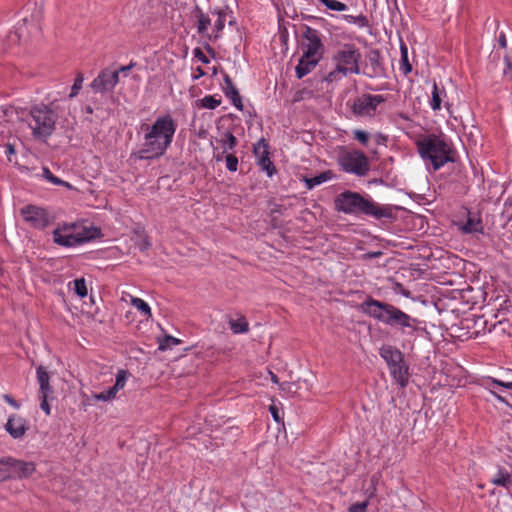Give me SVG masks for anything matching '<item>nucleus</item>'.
<instances>
[{"label": "nucleus", "mask_w": 512, "mask_h": 512, "mask_svg": "<svg viewBox=\"0 0 512 512\" xmlns=\"http://www.w3.org/2000/svg\"><path fill=\"white\" fill-rule=\"evenodd\" d=\"M361 58L360 49L355 44L344 43L339 45L331 58L334 69L326 75L325 80L327 82H336L348 75L360 74L359 64Z\"/></svg>", "instance_id": "4"}, {"label": "nucleus", "mask_w": 512, "mask_h": 512, "mask_svg": "<svg viewBox=\"0 0 512 512\" xmlns=\"http://www.w3.org/2000/svg\"><path fill=\"white\" fill-rule=\"evenodd\" d=\"M119 82V71L102 70L92 81L91 88L95 93L111 92Z\"/></svg>", "instance_id": "15"}, {"label": "nucleus", "mask_w": 512, "mask_h": 512, "mask_svg": "<svg viewBox=\"0 0 512 512\" xmlns=\"http://www.w3.org/2000/svg\"><path fill=\"white\" fill-rule=\"evenodd\" d=\"M301 47L303 50L302 55H305L306 59L316 58L321 60L323 58L325 47L318 30L305 26L302 33Z\"/></svg>", "instance_id": "11"}, {"label": "nucleus", "mask_w": 512, "mask_h": 512, "mask_svg": "<svg viewBox=\"0 0 512 512\" xmlns=\"http://www.w3.org/2000/svg\"><path fill=\"white\" fill-rule=\"evenodd\" d=\"M327 9L334 11H345L347 5L338 0H319Z\"/></svg>", "instance_id": "36"}, {"label": "nucleus", "mask_w": 512, "mask_h": 512, "mask_svg": "<svg viewBox=\"0 0 512 512\" xmlns=\"http://www.w3.org/2000/svg\"><path fill=\"white\" fill-rule=\"evenodd\" d=\"M142 129L145 132L144 143L132 156L139 160H154L163 156L171 146L177 122L167 113L157 117L151 125H143Z\"/></svg>", "instance_id": "1"}, {"label": "nucleus", "mask_w": 512, "mask_h": 512, "mask_svg": "<svg viewBox=\"0 0 512 512\" xmlns=\"http://www.w3.org/2000/svg\"><path fill=\"white\" fill-rule=\"evenodd\" d=\"M498 43L502 48H506L507 46L506 36L503 32H501L498 36Z\"/></svg>", "instance_id": "50"}, {"label": "nucleus", "mask_w": 512, "mask_h": 512, "mask_svg": "<svg viewBox=\"0 0 512 512\" xmlns=\"http://www.w3.org/2000/svg\"><path fill=\"white\" fill-rule=\"evenodd\" d=\"M382 255V252L381 251H375V252H370L368 253V257L369 258H377L379 256Z\"/></svg>", "instance_id": "55"}, {"label": "nucleus", "mask_w": 512, "mask_h": 512, "mask_svg": "<svg viewBox=\"0 0 512 512\" xmlns=\"http://www.w3.org/2000/svg\"><path fill=\"white\" fill-rule=\"evenodd\" d=\"M320 62V59L316 58H305V55H302L299 59L297 66L295 67V73L298 79H302L304 76L309 74Z\"/></svg>", "instance_id": "21"}, {"label": "nucleus", "mask_w": 512, "mask_h": 512, "mask_svg": "<svg viewBox=\"0 0 512 512\" xmlns=\"http://www.w3.org/2000/svg\"><path fill=\"white\" fill-rule=\"evenodd\" d=\"M447 98V93L444 87H439L436 82L433 83V89L431 93L430 107L433 111H439L442 107V103Z\"/></svg>", "instance_id": "22"}, {"label": "nucleus", "mask_w": 512, "mask_h": 512, "mask_svg": "<svg viewBox=\"0 0 512 512\" xmlns=\"http://www.w3.org/2000/svg\"><path fill=\"white\" fill-rule=\"evenodd\" d=\"M86 112L91 114L93 112L92 107L91 106H87L86 107Z\"/></svg>", "instance_id": "59"}, {"label": "nucleus", "mask_w": 512, "mask_h": 512, "mask_svg": "<svg viewBox=\"0 0 512 512\" xmlns=\"http://www.w3.org/2000/svg\"><path fill=\"white\" fill-rule=\"evenodd\" d=\"M43 176L46 180H48L54 185H61L66 187L67 189L73 188L69 182L63 181L60 178L56 177L48 168H43Z\"/></svg>", "instance_id": "31"}, {"label": "nucleus", "mask_w": 512, "mask_h": 512, "mask_svg": "<svg viewBox=\"0 0 512 512\" xmlns=\"http://www.w3.org/2000/svg\"><path fill=\"white\" fill-rule=\"evenodd\" d=\"M99 233L95 227H87L78 222L58 224L53 230V241L62 247H76L94 239Z\"/></svg>", "instance_id": "6"}, {"label": "nucleus", "mask_w": 512, "mask_h": 512, "mask_svg": "<svg viewBox=\"0 0 512 512\" xmlns=\"http://www.w3.org/2000/svg\"><path fill=\"white\" fill-rule=\"evenodd\" d=\"M400 53H401V59H400V70L402 73L407 76L412 71V66L408 59V48L406 44L401 41L400 43Z\"/></svg>", "instance_id": "26"}, {"label": "nucleus", "mask_w": 512, "mask_h": 512, "mask_svg": "<svg viewBox=\"0 0 512 512\" xmlns=\"http://www.w3.org/2000/svg\"><path fill=\"white\" fill-rule=\"evenodd\" d=\"M368 505L369 502L367 500L363 502H356L349 507L348 512H366Z\"/></svg>", "instance_id": "45"}, {"label": "nucleus", "mask_w": 512, "mask_h": 512, "mask_svg": "<svg viewBox=\"0 0 512 512\" xmlns=\"http://www.w3.org/2000/svg\"><path fill=\"white\" fill-rule=\"evenodd\" d=\"M400 116H401V118H402V119H404V120H408V119H409V118H408V116H406L405 114H401Z\"/></svg>", "instance_id": "60"}, {"label": "nucleus", "mask_w": 512, "mask_h": 512, "mask_svg": "<svg viewBox=\"0 0 512 512\" xmlns=\"http://www.w3.org/2000/svg\"><path fill=\"white\" fill-rule=\"evenodd\" d=\"M223 80H224V83L222 85V90H223L225 96L232 101L233 105L237 109L242 110L243 109L242 99H241L239 91L236 88V86L234 85L232 79L230 78V76L228 74L225 73L223 75Z\"/></svg>", "instance_id": "18"}, {"label": "nucleus", "mask_w": 512, "mask_h": 512, "mask_svg": "<svg viewBox=\"0 0 512 512\" xmlns=\"http://www.w3.org/2000/svg\"><path fill=\"white\" fill-rule=\"evenodd\" d=\"M490 482L495 486L503 487L510 491L512 489V473L504 467H499Z\"/></svg>", "instance_id": "20"}, {"label": "nucleus", "mask_w": 512, "mask_h": 512, "mask_svg": "<svg viewBox=\"0 0 512 512\" xmlns=\"http://www.w3.org/2000/svg\"><path fill=\"white\" fill-rule=\"evenodd\" d=\"M379 355L386 362L392 378L404 388L409 381V366L404 360L403 353L395 346L383 345L379 349Z\"/></svg>", "instance_id": "8"}, {"label": "nucleus", "mask_w": 512, "mask_h": 512, "mask_svg": "<svg viewBox=\"0 0 512 512\" xmlns=\"http://www.w3.org/2000/svg\"><path fill=\"white\" fill-rule=\"evenodd\" d=\"M3 399L5 402H7L9 405L14 407L15 409L20 408V404L9 394H4Z\"/></svg>", "instance_id": "48"}, {"label": "nucleus", "mask_w": 512, "mask_h": 512, "mask_svg": "<svg viewBox=\"0 0 512 512\" xmlns=\"http://www.w3.org/2000/svg\"><path fill=\"white\" fill-rule=\"evenodd\" d=\"M180 343H181L180 339L175 338L170 335H167L159 340L158 349L161 351H165V350L171 349L173 346L178 345Z\"/></svg>", "instance_id": "33"}, {"label": "nucleus", "mask_w": 512, "mask_h": 512, "mask_svg": "<svg viewBox=\"0 0 512 512\" xmlns=\"http://www.w3.org/2000/svg\"><path fill=\"white\" fill-rule=\"evenodd\" d=\"M506 67L503 70L504 76L512 79V61L506 56L505 57Z\"/></svg>", "instance_id": "47"}, {"label": "nucleus", "mask_w": 512, "mask_h": 512, "mask_svg": "<svg viewBox=\"0 0 512 512\" xmlns=\"http://www.w3.org/2000/svg\"><path fill=\"white\" fill-rule=\"evenodd\" d=\"M353 137L363 145H367L369 141V134L363 130H355Z\"/></svg>", "instance_id": "43"}, {"label": "nucleus", "mask_w": 512, "mask_h": 512, "mask_svg": "<svg viewBox=\"0 0 512 512\" xmlns=\"http://www.w3.org/2000/svg\"><path fill=\"white\" fill-rule=\"evenodd\" d=\"M462 232L466 234L471 233H482L483 232V224L479 215L468 212L467 219L465 223L462 224L461 228Z\"/></svg>", "instance_id": "19"}, {"label": "nucleus", "mask_w": 512, "mask_h": 512, "mask_svg": "<svg viewBox=\"0 0 512 512\" xmlns=\"http://www.w3.org/2000/svg\"><path fill=\"white\" fill-rule=\"evenodd\" d=\"M257 165L260 166L261 169L266 172L268 177H272L276 173V168L273 162L270 160V157L259 158V161H257Z\"/></svg>", "instance_id": "34"}, {"label": "nucleus", "mask_w": 512, "mask_h": 512, "mask_svg": "<svg viewBox=\"0 0 512 512\" xmlns=\"http://www.w3.org/2000/svg\"><path fill=\"white\" fill-rule=\"evenodd\" d=\"M198 106L206 109H215L221 104L220 99H216L214 96L207 95L204 98L198 100Z\"/></svg>", "instance_id": "32"}, {"label": "nucleus", "mask_w": 512, "mask_h": 512, "mask_svg": "<svg viewBox=\"0 0 512 512\" xmlns=\"http://www.w3.org/2000/svg\"><path fill=\"white\" fill-rule=\"evenodd\" d=\"M337 163L341 170L359 177L366 176L370 170L367 156L359 150H346L342 147L337 157Z\"/></svg>", "instance_id": "9"}, {"label": "nucleus", "mask_w": 512, "mask_h": 512, "mask_svg": "<svg viewBox=\"0 0 512 512\" xmlns=\"http://www.w3.org/2000/svg\"><path fill=\"white\" fill-rule=\"evenodd\" d=\"M230 328L235 334L246 333L249 330L248 322L244 317L230 321Z\"/></svg>", "instance_id": "30"}, {"label": "nucleus", "mask_w": 512, "mask_h": 512, "mask_svg": "<svg viewBox=\"0 0 512 512\" xmlns=\"http://www.w3.org/2000/svg\"><path fill=\"white\" fill-rule=\"evenodd\" d=\"M31 26H32L34 29H37V28H38L37 24H31Z\"/></svg>", "instance_id": "61"}, {"label": "nucleus", "mask_w": 512, "mask_h": 512, "mask_svg": "<svg viewBox=\"0 0 512 512\" xmlns=\"http://www.w3.org/2000/svg\"><path fill=\"white\" fill-rule=\"evenodd\" d=\"M36 374L39 384L38 398L40 400V408L46 415H50L51 409L48 400L52 399L54 392L50 385V375L42 365L37 367Z\"/></svg>", "instance_id": "14"}, {"label": "nucleus", "mask_w": 512, "mask_h": 512, "mask_svg": "<svg viewBox=\"0 0 512 512\" xmlns=\"http://www.w3.org/2000/svg\"><path fill=\"white\" fill-rule=\"evenodd\" d=\"M5 147H6V151H5L6 154L10 155V154H14L15 153V149H14L13 144L8 143V144L5 145Z\"/></svg>", "instance_id": "51"}, {"label": "nucleus", "mask_w": 512, "mask_h": 512, "mask_svg": "<svg viewBox=\"0 0 512 512\" xmlns=\"http://www.w3.org/2000/svg\"><path fill=\"white\" fill-rule=\"evenodd\" d=\"M128 372L126 370H119L116 375V381L112 388L118 392L122 388H124L127 381Z\"/></svg>", "instance_id": "37"}, {"label": "nucleus", "mask_w": 512, "mask_h": 512, "mask_svg": "<svg viewBox=\"0 0 512 512\" xmlns=\"http://www.w3.org/2000/svg\"><path fill=\"white\" fill-rule=\"evenodd\" d=\"M195 58H197L199 61H201L204 64L209 63L208 57L202 52L200 48H196L193 51Z\"/></svg>", "instance_id": "46"}, {"label": "nucleus", "mask_w": 512, "mask_h": 512, "mask_svg": "<svg viewBox=\"0 0 512 512\" xmlns=\"http://www.w3.org/2000/svg\"><path fill=\"white\" fill-rule=\"evenodd\" d=\"M418 152L427 165L434 171L439 170L448 162H453L451 147L441 137L430 134L417 142Z\"/></svg>", "instance_id": "5"}, {"label": "nucleus", "mask_w": 512, "mask_h": 512, "mask_svg": "<svg viewBox=\"0 0 512 512\" xmlns=\"http://www.w3.org/2000/svg\"><path fill=\"white\" fill-rule=\"evenodd\" d=\"M116 394H117V392L112 387H110L108 390H106L104 392L94 394L93 398L96 401L106 402V401L114 399L116 397Z\"/></svg>", "instance_id": "38"}, {"label": "nucleus", "mask_w": 512, "mask_h": 512, "mask_svg": "<svg viewBox=\"0 0 512 512\" xmlns=\"http://www.w3.org/2000/svg\"><path fill=\"white\" fill-rule=\"evenodd\" d=\"M83 81H84L83 74L78 73L74 80V84L71 87V92L69 94V98H73L79 93L80 89L82 88Z\"/></svg>", "instance_id": "41"}, {"label": "nucleus", "mask_w": 512, "mask_h": 512, "mask_svg": "<svg viewBox=\"0 0 512 512\" xmlns=\"http://www.w3.org/2000/svg\"><path fill=\"white\" fill-rule=\"evenodd\" d=\"M213 14L217 15V19L214 22V29H213V37L216 39L219 37L220 32L224 29L227 15L229 14L227 10H218L212 12Z\"/></svg>", "instance_id": "25"}, {"label": "nucleus", "mask_w": 512, "mask_h": 512, "mask_svg": "<svg viewBox=\"0 0 512 512\" xmlns=\"http://www.w3.org/2000/svg\"><path fill=\"white\" fill-rule=\"evenodd\" d=\"M5 430L14 439L22 438L28 430L27 421L25 418L12 414L8 417L5 424Z\"/></svg>", "instance_id": "17"}, {"label": "nucleus", "mask_w": 512, "mask_h": 512, "mask_svg": "<svg viewBox=\"0 0 512 512\" xmlns=\"http://www.w3.org/2000/svg\"><path fill=\"white\" fill-rule=\"evenodd\" d=\"M360 310L378 322L398 330L402 335L414 336L418 330L419 320L400 308L368 296L360 304Z\"/></svg>", "instance_id": "2"}, {"label": "nucleus", "mask_w": 512, "mask_h": 512, "mask_svg": "<svg viewBox=\"0 0 512 512\" xmlns=\"http://www.w3.org/2000/svg\"><path fill=\"white\" fill-rule=\"evenodd\" d=\"M334 174L332 171L327 170L324 171L314 177L311 178H305L306 187L308 189H312L318 185H321L322 183L329 181L333 178Z\"/></svg>", "instance_id": "24"}, {"label": "nucleus", "mask_w": 512, "mask_h": 512, "mask_svg": "<svg viewBox=\"0 0 512 512\" xmlns=\"http://www.w3.org/2000/svg\"><path fill=\"white\" fill-rule=\"evenodd\" d=\"M376 137H377V143L378 144L384 143L386 141V139H387V137L385 135L381 134V133H378Z\"/></svg>", "instance_id": "52"}, {"label": "nucleus", "mask_w": 512, "mask_h": 512, "mask_svg": "<svg viewBox=\"0 0 512 512\" xmlns=\"http://www.w3.org/2000/svg\"><path fill=\"white\" fill-rule=\"evenodd\" d=\"M220 143L223 148V153H227L237 146V139L230 131H226L223 133Z\"/></svg>", "instance_id": "29"}, {"label": "nucleus", "mask_w": 512, "mask_h": 512, "mask_svg": "<svg viewBox=\"0 0 512 512\" xmlns=\"http://www.w3.org/2000/svg\"><path fill=\"white\" fill-rule=\"evenodd\" d=\"M253 153L257 159V161H259V158H268L269 155H270V152H269V143L264 139V138H261L260 140H258V142L254 145L253 147Z\"/></svg>", "instance_id": "28"}, {"label": "nucleus", "mask_w": 512, "mask_h": 512, "mask_svg": "<svg viewBox=\"0 0 512 512\" xmlns=\"http://www.w3.org/2000/svg\"><path fill=\"white\" fill-rule=\"evenodd\" d=\"M197 71H198V75L194 77L195 79H198L199 77H201L205 74V72L203 71V69L201 67H198Z\"/></svg>", "instance_id": "56"}, {"label": "nucleus", "mask_w": 512, "mask_h": 512, "mask_svg": "<svg viewBox=\"0 0 512 512\" xmlns=\"http://www.w3.org/2000/svg\"><path fill=\"white\" fill-rule=\"evenodd\" d=\"M131 304L141 311L144 315L151 316V309L149 305L141 298L133 297L131 299Z\"/></svg>", "instance_id": "35"}, {"label": "nucleus", "mask_w": 512, "mask_h": 512, "mask_svg": "<svg viewBox=\"0 0 512 512\" xmlns=\"http://www.w3.org/2000/svg\"><path fill=\"white\" fill-rule=\"evenodd\" d=\"M269 410H270V413H271V415H272L273 419H274L276 422H280V417H279V412H278L277 407H275V406H270Z\"/></svg>", "instance_id": "49"}, {"label": "nucleus", "mask_w": 512, "mask_h": 512, "mask_svg": "<svg viewBox=\"0 0 512 512\" xmlns=\"http://www.w3.org/2000/svg\"><path fill=\"white\" fill-rule=\"evenodd\" d=\"M225 153H221V154H217V155H214V158L216 159V161H221L223 158H225L224 156Z\"/></svg>", "instance_id": "57"}, {"label": "nucleus", "mask_w": 512, "mask_h": 512, "mask_svg": "<svg viewBox=\"0 0 512 512\" xmlns=\"http://www.w3.org/2000/svg\"><path fill=\"white\" fill-rule=\"evenodd\" d=\"M20 214L27 224H29L32 228L39 230L45 229L53 221V217L48 213L46 209L35 205H27L23 207L20 210Z\"/></svg>", "instance_id": "13"}, {"label": "nucleus", "mask_w": 512, "mask_h": 512, "mask_svg": "<svg viewBox=\"0 0 512 512\" xmlns=\"http://www.w3.org/2000/svg\"><path fill=\"white\" fill-rule=\"evenodd\" d=\"M335 209L352 215H366L375 219H392L393 209L390 206L379 205L370 198H365L358 192L346 190L335 198Z\"/></svg>", "instance_id": "3"}, {"label": "nucleus", "mask_w": 512, "mask_h": 512, "mask_svg": "<svg viewBox=\"0 0 512 512\" xmlns=\"http://www.w3.org/2000/svg\"><path fill=\"white\" fill-rule=\"evenodd\" d=\"M487 383L489 385H496V386H500V387L512 390V381L505 382V381H502V380H499V379H496L493 377H488Z\"/></svg>", "instance_id": "42"}, {"label": "nucleus", "mask_w": 512, "mask_h": 512, "mask_svg": "<svg viewBox=\"0 0 512 512\" xmlns=\"http://www.w3.org/2000/svg\"><path fill=\"white\" fill-rule=\"evenodd\" d=\"M344 18L349 23H355V24H358L359 26H364L367 23L366 17L363 15H358V16L344 15Z\"/></svg>", "instance_id": "44"}, {"label": "nucleus", "mask_w": 512, "mask_h": 512, "mask_svg": "<svg viewBox=\"0 0 512 512\" xmlns=\"http://www.w3.org/2000/svg\"><path fill=\"white\" fill-rule=\"evenodd\" d=\"M29 24L30 22L27 18H24L21 23H18L14 33L9 35L10 41H27L30 33L28 29Z\"/></svg>", "instance_id": "23"}, {"label": "nucleus", "mask_w": 512, "mask_h": 512, "mask_svg": "<svg viewBox=\"0 0 512 512\" xmlns=\"http://www.w3.org/2000/svg\"><path fill=\"white\" fill-rule=\"evenodd\" d=\"M367 72H364L370 78L382 77L385 74V68L382 63L381 53L378 49L371 50L367 55Z\"/></svg>", "instance_id": "16"}, {"label": "nucleus", "mask_w": 512, "mask_h": 512, "mask_svg": "<svg viewBox=\"0 0 512 512\" xmlns=\"http://www.w3.org/2000/svg\"><path fill=\"white\" fill-rule=\"evenodd\" d=\"M74 291L80 297L84 298L87 296L86 282L83 278L74 280Z\"/></svg>", "instance_id": "39"}, {"label": "nucleus", "mask_w": 512, "mask_h": 512, "mask_svg": "<svg viewBox=\"0 0 512 512\" xmlns=\"http://www.w3.org/2000/svg\"><path fill=\"white\" fill-rule=\"evenodd\" d=\"M196 17L198 18L197 31L199 34L205 35L208 26L211 24V19L208 15L204 14L199 7L196 8Z\"/></svg>", "instance_id": "27"}, {"label": "nucleus", "mask_w": 512, "mask_h": 512, "mask_svg": "<svg viewBox=\"0 0 512 512\" xmlns=\"http://www.w3.org/2000/svg\"><path fill=\"white\" fill-rule=\"evenodd\" d=\"M133 67V63H130L129 65L127 66H122L120 67V69L118 70L119 72H127L129 71L130 69H132Z\"/></svg>", "instance_id": "54"}, {"label": "nucleus", "mask_w": 512, "mask_h": 512, "mask_svg": "<svg viewBox=\"0 0 512 512\" xmlns=\"http://www.w3.org/2000/svg\"><path fill=\"white\" fill-rule=\"evenodd\" d=\"M492 394L495 396V398H496L498 401H500V402H502V403H505V404H508L507 400H506L504 397H502V396L498 395L496 392H492Z\"/></svg>", "instance_id": "53"}, {"label": "nucleus", "mask_w": 512, "mask_h": 512, "mask_svg": "<svg viewBox=\"0 0 512 512\" xmlns=\"http://www.w3.org/2000/svg\"><path fill=\"white\" fill-rule=\"evenodd\" d=\"M57 119L58 115L53 109L40 104L30 109L27 122L34 138L45 140L54 132Z\"/></svg>", "instance_id": "7"}, {"label": "nucleus", "mask_w": 512, "mask_h": 512, "mask_svg": "<svg viewBox=\"0 0 512 512\" xmlns=\"http://www.w3.org/2000/svg\"><path fill=\"white\" fill-rule=\"evenodd\" d=\"M385 101L386 97L380 94H362L353 100L352 112L358 117H374L378 106Z\"/></svg>", "instance_id": "12"}, {"label": "nucleus", "mask_w": 512, "mask_h": 512, "mask_svg": "<svg viewBox=\"0 0 512 512\" xmlns=\"http://www.w3.org/2000/svg\"><path fill=\"white\" fill-rule=\"evenodd\" d=\"M226 169L230 172H235L238 169V159L232 154L228 153L225 155Z\"/></svg>", "instance_id": "40"}, {"label": "nucleus", "mask_w": 512, "mask_h": 512, "mask_svg": "<svg viewBox=\"0 0 512 512\" xmlns=\"http://www.w3.org/2000/svg\"><path fill=\"white\" fill-rule=\"evenodd\" d=\"M35 470L33 462L19 460L11 456L2 457L0 459V482L28 478Z\"/></svg>", "instance_id": "10"}, {"label": "nucleus", "mask_w": 512, "mask_h": 512, "mask_svg": "<svg viewBox=\"0 0 512 512\" xmlns=\"http://www.w3.org/2000/svg\"><path fill=\"white\" fill-rule=\"evenodd\" d=\"M271 375H272V376H271V380H272L274 383H278V377H277V375H275V374H273V373H272Z\"/></svg>", "instance_id": "58"}]
</instances>
